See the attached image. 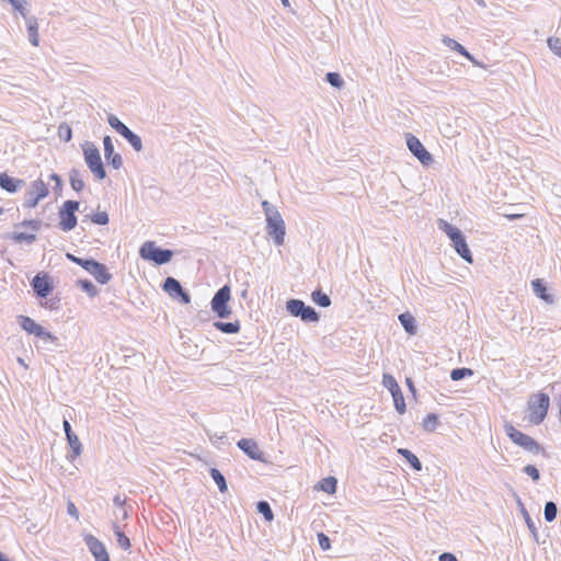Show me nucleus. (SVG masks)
Masks as SVG:
<instances>
[{"instance_id":"nucleus-1","label":"nucleus","mask_w":561,"mask_h":561,"mask_svg":"<svg viewBox=\"0 0 561 561\" xmlns=\"http://www.w3.org/2000/svg\"><path fill=\"white\" fill-rule=\"evenodd\" d=\"M262 208L265 214L267 234L276 245H282L285 240L286 227L280 213L267 201L262 203Z\"/></svg>"},{"instance_id":"nucleus-2","label":"nucleus","mask_w":561,"mask_h":561,"mask_svg":"<svg viewBox=\"0 0 561 561\" xmlns=\"http://www.w3.org/2000/svg\"><path fill=\"white\" fill-rule=\"evenodd\" d=\"M437 226L443 232L447 234L456 253L463 261L471 264L473 262V256L462 231L444 219H438Z\"/></svg>"},{"instance_id":"nucleus-3","label":"nucleus","mask_w":561,"mask_h":561,"mask_svg":"<svg viewBox=\"0 0 561 561\" xmlns=\"http://www.w3.org/2000/svg\"><path fill=\"white\" fill-rule=\"evenodd\" d=\"M549 407H550L549 394H547L545 392H538V393L531 394L527 402L526 420L534 425L541 424L547 416Z\"/></svg>"},{"instance_id":"nucleus-4","label":"nucleus","mask_w":561,"mask_h":561,"mask_svg":"<svg viewBox=\"0 0 561 561\" xmlns=\"http://www.w3.org/2000/svg\"><path fill=\"white\" fill-rule=\"evenodd\" d=\"M82 151L85 164L95 179L104 180L106 178V170L98 147L92 142H85L82 147Z\"/></svg>"},{"instance_id":"nucleus-5","label":"nucleus","mask_w":561,"mask_h":561,"mask_svg":"<svg viewBox=\"0 0 561 561\" xmlns=\"http://www.w3.org/2000/svg\"><path fill=\"white\" fill-rule=\"evenodd\" d=\"M504 431L514 444L522 447L526 451L536 455L539 453H545V449L539 445L537 440H535L529 435L516 430L511 423L504 424Z\"/></svg>"},{"instance_id":"nucleus-6","label":"nucleus","mask_w":561,"mask_h":561,"mask_svg":"<svg viewBox=\"0 0 561 561\" xmlns=\"http://www.w3.org/2000/svg\"><path fill=\"white\" fill-rule=\"evenodd\" d=\"M141 259L151 261L157 265L169 263L173 257V251L157 247L153 241H146L139 249Z\"/></svg>"},{"instance_id":"nucleus-7","label":"nucleus","mask_w":561,"mask_h":561,"mask_svg":"<svg viewBox=\"0 0 561 561\" xmlns=\"http://www.w3.org/2000/svg\"><path fill=\"white\" fill-rule=\"evenodd\" d=\"M286 310L290 316L299 318L306 323L318 322L320 319L319 312L311 306L305 304L300 299H289L286 302Z\"/></svg>"},{"instance_id":"nucleus-8","label":"nucleus","mask_w":561,"mask_h":561,"mask_svg":"<svg viewBox=\"0 0 561 561\" xmlns=\"http://www.w3.org/2000/svg\"><path fill=\"white\" fill-rule=\"evenodd\" d=\"M231 298V290L228 285L220 287L214 295L210 307L213 312L220 319H226L231 314L229 300Z\"/></svg>"},{"instance_id":"nucleus-9","label":"nucleus","mask_w":561,"mask_h":561,"mask_svg":"<svg viewBox=\"0 0 561 561\" xmlns=\"http://www.w3.org/2000/svg\"><path fill=\"white\" fill-rule=\"evenodd\" d=\"M80 203L78 201L68 199L64 202L59 209V228L67 232L77 226L76 211L79 209Z\"/></svg>"},{"instance_id":"nucleus-10","label":"nucleus","mask_w":561,"mask_h":561,"mask_svg":"<svg viewBox=\"0 0 561 561\" xmlns=\"http://www.w3.org/2000/svg\"><path fill=\"white\" fill-rule=\"evenodd\" d=\"M18 322L21 328L28 334H33L36 337L44 340L45 342L55 343L57 337L50 332L46 331L41 324L36 323L32 318L27 316H19Z\"/></svg>"},{"instance_id":"nucleus-11","label":"nucleus","mask_w":561,"mask_h":561,"mask_svg":"<svg viewBox=\"0 0 561 561\" xmlns=\"http://www.w3.org/2000/svg\"><path fill=\"white\" fill-rule=\"evenodd\" d=\"M49 191L45 182L41 179L31 183V187L26 193L23 206L25 208H34L38 202L48 195Z\"/></svg>"},{"instance_id":"nucleus-12","label":"nucleus","mask_w":561,"mask_h":561,"mask_svg":"<svg viewBox=\"0 0 561 561\" xmlns=\"http://www.w3.org/2000/svg\"><path fill=\"white\" fill-rule=\"evenodd\" d=\"M162 288L165 293L169 294L171 298L180 301L181 304L187 305L191 302V296L188 291L183 288V286L176 278L172 276L167 277L164 279Z\"/></svg>"},{"instance_id":"nucleus-13","label":"nucleus","mask_w":561,"mask_h":561,"mask_svg":"<svg viewBox=\"0 0 561 561\" xmlns=\"http://www.w3.org/2000/svg\"><path fill=\"white\" fill-rule=\"evenodd\" d=\"M407 146L411 153L423 164L430 165L433 162L432 154L423 146L417 137L407 134Z\"/></svg>"},{"instance_id":"nucleus-14","label":"nucleus","mask_w":561,"mask_h":561,"mask_svg":"<svg viewBox=\"0 0 561 561\" xmlns=\"http://www.w3.org/2000/svg\"><path fill=\"white\" fill-rule=\"evenodd\" d=\"M31 286L38 298H46L54 289L51 278L46 273H38L31 282Z\"/></svg>"},{"instance_id":"nucleus-15","label":"nucleus","mask_w":561,"mask_h":561,"mask_svg":"<svg viewBox=\"0 0 561 561\" xmlns=\"http://www.w3.org/2000/svg\"><path fill=\"white\" fill-rule=\"evenodd\" d=\"M104 146V157L110 165H112L115 170H118L123 165V158L119 153H116L114 150V145L111 136H105L103 138Z\"/></svg>"},{"instance_id":"nucleus-16","label":"nucleus","mask_w":561,"mask_h":561,"mask_svg":"<svg viewBox=\"0 0 561 561\" xmlns=\"http://www.w3.org/2000/svg\"><path fill=\"white\" fill-rule=\"evenodd\" d=\"M237 446L251 459L253 460H264L263 453L260 450L256 442L251 438H241Z\"/></svg>"},{"instance_id":"nucleus-17","label":"nucleus","mask_w":561,"mask_h":561,"mask_svg":"<svg viewBox=\"0 0 561 561\" xmlns=\"http://www.w3.org/2000/svg\"><path fill=\"white\" fill-rule=\"evenodd\" d=\"M24 184V180L14 179L7 173H0V187L8 193L18 192Z\"/></svg>"},{"instance_id":"nucleus-18","label":"nucleus","mask_w":561,"mask_h":561,"mask_svg":"<svg viewBox=\"0 0 561 561\" xmlns=\"http://www.w3.org/2000/svg\"><path fill=\"white\" fill-rule=\"evenodd\" d=\"M98 283L104 285L112 279V274L108 272L105 264L96 261L90 273Z\"/></svg>"},{"instance_id":"nucleus-19","label":"nucleus","mask_w":561,"mask_h":561,"mask_svg":"<svg viewBox=\"0 0 561 561\" xmlns=\"http://www.w3.org/2000/svg\"><path fill=\"white\" fill-rule=\"evenodd\" d=\"M26 20V27L28 39L33 46H38L39 36H38V23L35 16L24 18Z\"/></svg>"},{"instance_id":"nucleus-20","label":"nucleus","mask_w":561,"mask_h":561,"mask_svg":"<svg viewBox=\"0 0 561 561\" xmlns=\"http://www.w3.org/2000/svg\"><path fill=\"white\" fill-rule=\"evenodd\" d=\"M398 319L400 321V324L403 327V329L405 330V332L408 334H410V335L416 334V331H417L416 321H415V318L411 313L403 312V313L399 314Z\"/></svg>"},{"instance_id":"nucleus-21","label":"nucleus","mask_w":561,"mask_h":561,"mask_svg":"<svg viewBox=\"0 0 561 561\" xmlns=\"http://www.w3.org/2000/svg\"><path fill=\"white\" fill-rule=\"evenodd\" d=\"M83 540L93 557H95L106 550L104 543L102 541H100L96 537H94L93 535H90V534L85 535Z\"/></svg>"},{"instance_id":"nucleus-22","label":"nucleus","mask_w":561,"mask_h":561,"mask_svg":"<svg viewBox=\"0 0 561 561\" xmlns=\"http://www.w3.org/2000/svg\"><path fill=\"white\" fill-rule=\"evenodd\" d=\"M531 286H533V290L534 293L542 300H545L546 302H553V297L552 295L548 294L547 293V287H546V284L543 283L542 279H534L531 282Z\"/></svg>"},{"instance_id":"nucleus-23","label":"nucleus","mask_w":561,"mask_h":561,"mask_svg":"<svg viewBox=\"0 0 561 561\" xmlns=\"http://www.w3.org/2000/svg\"><path fill=\"white\" fill-rule=\"evenodd\" d=\"M67 438V442L71 448V453L67 455V459L69 461H73L78 456L81 455L82 453V444L79 439V437L73 434V435H70Z\"/></svg>"},{"instance_id":"nucleus-24","label":"nucleus","mask_w":561,"mask_h":561,"mask_svg":"<svg viewBox=\"0 0 561 561\" xmlns=\"http://www.w3.org/2000/svg\"><path fill=\"white\" fill-rule=\"evenodd\" d=\"M214 327L226 334H234L240 331V322L233 321V322H222V321H215Z\"/></svg>"},{"instance_id":"nucleus-25","label":"nucleus","mask_w":561,"mask_h":561,"mask_svg":"<svg viewBox=\"0 0 561 561\" xmlns=\"http://www.w3.org/2000/svg\"><path fill=\"white\" fill-rule=\"evenodd\" d=\"M70 185L73 191L81 192L84 188V181L82 173L77 169H71L69 173Z\"/></svg>"},{"instance_id":"nucleus-26","label":"nucleus","mask_w":561,"mask_h":561,"mask_svg":"<svg viewBox=\"0 0 561 561\" xmlns=\"http://www.w3.org/2000/svg\"><path fill=\"white\" fill-rule=\"evenodd\" d=\"M398 453L410 463L412 469H414L415 471L422 470L421 460L411 450L407 448H400Z\"/></svg>"},{"instance_id":"nucleus-27","label":"nucleus","mask_w":561,"mask_h":561,"mask_svg":"<svg viewBox=\"0 0 561 561\" xmlns=\"http://www.w3.org/2000/svg\"><path fill=\"white\" fill-rule=\"evenodd\" d=\"M442 42L445 46H447L451 50L459 53L460 55H462L466 58H470V53L461 44H459L456 39L450 38L448 36H444Z\"/></svg>"},{"instance_id":"nucleus-28","label":"nucleus","mask_w":561,"mask_h":561,"mask_svg":"<svg viewBox=\"0 0 561 561\" xmlns=\"http://www.w3.org/2000/svg\"><path fill=\"white\" fill-rule=\"evenodd\" d=\"M311 299L316 305L322 308L330 307L332 304L330 296L323 293L321 289L313 290L311 293Z\"/></svg>"},{"instance_id":"nucleus-29","label":"nucleus","mask_w":561,"mask_h":561,"mask_svg":"<svg viewBox=\"0 0 561 561\" xmlns=\"http://www.w3.org/2000/svg\"><path fill=\"white\" fill-rule=\"evenodd\" d=\"M209 474L221 493L227 492L228 485L225 476L217 469L210 468Z\"/></svg>"},{"instance_id":"nucleus-30","label":"nucleus","mask_w":561,"mask_h":561,"mask_svg":"<svg viewBox=\"0 0 561 561\" xmlns=\"http://www.w3.org/2000/svg\"><path fill=\"white\" fill-rule=\"evenodd\" d=\"M129 145L134 148L135 151L139 152L142 150V141L141 138L134 133L131 129L128 128V130L122 135Z\"/></svg>"},{"instance_id":"nucleus-31","label":"nucleus","mask_w":561,"mask_h":561,"mask_svg":"<svg viewBox=\"0 0 561 561\" xmlns=\"http://www.w3.org/2000/svg\"><path fill=\"white\" fill-rule=\"evenodd\" d=\"M113 533L116 536L117 543L124 550H128L131 547L129 538L121 530L119 526L113 524Z\"/></svg>"},{"instance_id":"nucleus-32","label":"nucleus","mask_w":561,"mask_h":561,"mask_svg":"<svg viewBox=\"0 0 561 561\" xmlns=\"http://www.w3.org/2000/svg\"><path fill=\"white\" fill-rule=\"evenodd\" d=\"M337 480L334 477H327L319 482V490L333 494L336 491Z\"/></svg>"},{"instance_id":"nucleus-33","label":"nucleus","mask_w":561,"mask_h":561,"mask_svg":"<svg viewBox=\"0 0 561 561\" xmlns=\"http://www.w3.org/2000/svg\"><path fill=\"white\" fill-rule=\"evenodd\" d=\"M438 424H439L438 415L435 413H428L424 417L422 426H423L424 431L432 433L437 428Z\"/></svg>"},{"instance_id":"nucleus-34","label":"nucleus","mask_w":561,"mask_h":561,"mask_svg":"<svg viewBox=\"0 0 561 561\" xmlns=\"http://www.w3.org/2000/svg\"><path fill=\"white\" fill-rule=\"evenodd\" d=\"M256 510L260 514H262L266 522H272L274 519V513L268 502L259 501L256 503Z\"/></svg>"},{"instance_id":"nucleus-35","label":"nucleus","mask_w":561,"mask_h":561,"mask_svg":"<svg viewBox=\"0 0 561 561\" xmlns=\"http://www.w3.org/2000/svg\"><path fill=\"white\" fill-rule=\"evenodd\" d=\"M108 125L115 129L121 136L128 130V127L114 114L107 116Z\"/></svg>"},{"instance_id":"nucleus-36","label":"nucleus","mask_w":561,"mask_h":561,"mask_svg":"<svg viewBox=\"0 0 561 561\" xmlns=\"http://www.w3.org/2000/svg\"><path fill=\"white\" fill-rule=\"evenodd\" d=\"M78 286L91 298L99 294L96 286L90 279H79Z\"/></svg>"},{"instance_id":"nucleus-37","label":"nucleus","mask_w":561,"mask_h":561,"mask_svg":"<svg viewBox=\"0 0 561 561\" xmlns=\"http://www.w3.org/2000/svg\"><path fill=\"white\" fill-rule=\"evenodd\" d=\"M382 385L387 388L391 394L401 391L396 378L390 374H385L382 377Z\"/></svg>"},{"instance_id":"nucleus-38","label":"nucleus","mask_w":561,"mask_h":561,"mask_svg":"<svg viewBox=\"0 0 561 561\" xmlns=\"http://www.w3.org/2000/svg\"><path fill=\"white\" fill-rule=\"evenodd\" d=\"M558 513L557 504L552 501H548L545 504L543 516L546 522L551 523L556 519Z\"/></svg>"},{"instance_id":"nucleus-39","label":"nucleus","mask_w":561,"mask_h":561,"mask_svg":"<svg viewBox=\"0 0 561 561\" xmlns=\"http://www.w3.org/2000/svg\"><path fill=\"white\" fill-rule=\"evenodd\" d=\"M473 375V370L467 367L455 368L450 373V378L454 381L462 380L466 377H471Z\"/></svg>"},{"instance_id":"nucleus-40","label":"nucleus","mask_w":561,"mask_h":561,"mask_svg":"<svg viewBox=\"0 0 561 561\" xmlns=\"http://www.w3.org/2000/svg\"><path fill=\"white\" fill-rule=\"evenodd\" d=\"M325 81L336 89H341L344 85V80L339 72H328L325 75Z\"/></svg>"},{"instance_id":"nucleus-41","label":"nucleus","mask_w":561,"mask_h":561,"mask_svg":"<svg viewBox=\"0 0 561 561\" xmlns=\"http://www.w3.org/2000/svg\"><path fill=\"white\" fill-rule=\"evenodd\" d=\"M12 239L18 243H21V242L33 243L36 240V236L33 233L14 231L12 234Z\"/></svg>"},{"instance_id":"nucleus-42","label":"nucleus","mask_w":561,"mask_h":561,"mask_svg":"<svg viewBox=\"0 0 561 561\" xmlns=\"http://www.w3.org/2000/svg\"><path fill=\"white\" fill-rule=\"evenodd\" d=\"M393 398L394 408L398 413L403 414L405 412V401L402 391L391 394Z\"/></svg>"},{"instance_id":"nucleus-43","label":"nucleus","mask_w":561,"mask_h":561,"mask_svg":"<svg viewBox=\"0 0 561 561\" xmlns=\"http://www.w3.org/2000/svg\"><path fill=\"white\" fill-rule=\"evenodd\" d=\"M58 136L60 139H62L66 142L70 141L72 138L71 127L68 124H65V123L61 124L58 127Z\"/></svg>"},{"instance_id":"nucleus-44","label":"nucleus","mask_w":561,"mask_h":561,"mask_svg":"<svg viewBox=\"0 0 561 561\" xmlns=\"http://www.w3.org/2000/svg\"><path fill=\"white\" fill-rule=\"evenodd\" d=\"M93 224L104 226L108 224V215L105 211H99L90 216Z\"/></svg>"},{"instance_id":"nucleus-45","label":"nucleus","mask_w":561,"mask_h":561,"mask_svg":"<svg viewBox=\"0 0 561 561\" xmlns=\"http://www.w3.org/2000/svg\"><path fill=\"white\" fill-rule=\"evenodd\" d=\"M522 514L525 518V522L527 524L528 529L533 534V536L537 539V527L535 522L531 519L530 515L528 514L527 510L522 505Z\"/></svg>"},{"instance_id":"nucleus-46","label":"nucleus","mask_w":561,"mask_h":561,"mask_svg":"<svg viewBox=\"0 0 561 561\" xmlns=\"http://www.w3.org/2000/svg\"><path fill=\"white\" fill-rule=\"evenodd\" d=\"M547 43L550 50L561 57V39L558 37H549Z\"/></svg>"},{"instance_id":"nucleus-47","label":"nucleus","mask_w":561,"mask_h":561,"mask_svg":"<svg viewBox=\"0 0 561 561\" xmlns=\"http://www.w3.org/2000/svg\"><path fill=\"white\" fill-rule=\"evenodd\" d=\"M23 18H26L25 0H7Z\"/></svg>"},{"instance_id":"nucleus-48","label":"nucleus","mask_w":561,"mask_h":561,"mask_svg":"<svg viewBox=\"0 0 561 561\" xmlns=\"http://www.w3.org/2000/svg\"><path fill=\"white\" fill-rule=\"evenodd\" d=\"M523 472L529 476L534 481L540 479V472L534 465H527L523 468Z\"/></svg>"},{"instance_id":"nucleus-49","label":"nucleus","mask_w":561,"mask_h":561,"mask_svg":"<svg viewBox=\"0 0 561 561\" xmlns=\"http://www.w3.org/2000/svg\"><path fill=\"white\" fill-rule=\"evenodd\" d=\"M317 537L319 546L323 551H327L331 548V540L324 533H319Z\"/></svg>"},{"instance_id":"nucleus-50","label":"nucleus","mask_w":561,"mask_h":561,"mask_svg":"<svg viewBox=\"0 0 561 561\" xmlns=\"http://www.w3.org/2000/svg\"><path fill=\"white\" fill-rule=\"evenodd\" d=\"M41 225H42L41 220L27 219V220L22 221L18 226L31 228L32 230L37 231V230H39Z\"/></svg>"},{"instance_id":"nucleus-51","label":"nucleus","mask_w":561,"mask_h":561,"mask_svg":"<svg viewBox=\"0 0 561 561\" xmlns=\"http://www.w3.org/2000/svg\"><path fill=\"white\" fill-rule=\"evenodd\" d=\"M49 179L51 181H54V184H55V187L54 190L57 191V190H61V186H62V180L60 178V175H58L57 173H51L49 175Z\"/></svg>"},{"instance_id":"nucleus-52","label":"nucleus","mask_w":561,"mask_h":561,"mask_svg":"<svg viewBox=\"0 0 561 561\" xmlns=\"http://www.w3.org/2000/svg\"><path fill=\"white\" fill-rule=\"evenodd\" d=\"M439 561H458L455 554L450 552H444L439 556Z\"/></svg>"},{"instance_id":"nucleus-53","label":"nucleus","mask_w":561,"mask_h":561,"mask_svg":"<svg viewBox=\"0 0 561 561\" xmlns=\"http://www.w3.org/2000/svg\"><path fill=\"white\" fill-rule=\"evenodd\" d=\"M95 263H96V261L94 259H91V257L87 259L83 262L82 268L85 270L88 273H90L91 268L94 266Z\"/></svg>"},{"instance_id":"nucleus-54","label":"nucleus","mask_w":561,"mask_h":561,"mask_svg":"<svg viewBox=\"0 0 561 561\" xmlns=\"http://www.w3.org/2000/svg\"><path fill=\"white\" fill-rule=\"evenodd\" d=\"M95 263H96V261L94 259H91V257L87 259L83 262L82 268L85 270L88 273H90L91 268L94 266Z\"/></svg>"},{"instance_id":"nucleus-55","label":"nucleus","mask_w":561,"mask_h":561,"mask_svg":"<svg viewBox=\"0 0 561 561\" xmlns=\"http://www.w3.org/2000/svg\"><path fill=\"white\" fill-rule=\"evenodd\" d=\"M62 427H64V431H65V434H66V437L70 436V435H73V431H72V427L70 425V423L67 421V420H64L62 422Z\"/></svg>"},{"instance_id":"nucleus-56","label":"nucleus","mask_w":561,"mask_h":561,"mask_svg":"<svg viewBox=\"0 0 561 561\" xmlns=\"http://www.w3.org/2000/svg\"><path fill=\"white\" fill-rule=\"evenodd\" d=\"M67 511H68V514L72 515L75 517H78V515H79L76 505L71 502L68 503Z\"/></svg>"},{"instance_id":"nucleus-57","label":"nucleus","mask_w":561,"mask_h":561,"mask_svg":"<svg viewBox=\"0 0 561 561\" xmlns=\"http://www.w3.org/2000/svg\"><path fill=\"white\" fill-rule=\"evenodd\" d=\"M125 499H122L121 495H116L113 499V503L119 508L125 506Z\"/></svg>"},{"instance_id":"nucleus-58","label":"nucleus","mask_w":561,"mask_h":561,"mask_svg":"<svg viewBox=\"0 0 561 561\" xmlns=\"http://www.w3.org/2000/svg\"><path fill=\"white\" fill-rule=\"evenodd\" d=\"M95 561H111L107 550L94 557Z\"/></svg>"},{"instance_id":"nucleus-59","label":"nucleus","mask_w":561,"mask_h":561,"mask_svg":"<svg viewBox=\"0 0 561 561\" xmlns=\"http://www.w3.org/2000/svg\"><path fill=\"white\" fill-rule=\"evenodd\" d=\"M66 257H67L69 261H71V262L76 263V264L79 262L78 260L80 259L79 256H76V255H73V254H71V253H67V254H66Z\"/></svg>"},{"instance_id":"nucleus-60","label":"nucleus","mask_w":561,"mask_h":561,"mask_svg":"<svg viewBox=\"0 0 561 561\" xmlns=\"http://www.w3.org/2000/svg\"><path fill=\"white\" fill-rule=\"evenodd\" d=\"M119 510H121L122 518H123V519L128 518L127 510H126L125 507H122V508H119Z\"/></svg>"},{"instance_id":"nucleus-61","label":"nucleus","mask_w":561,"mask_h":561,"mask_svg":"<svg viewBox=\"0 0 561 561\" xmlns=\"http://www.w3.org/2000/svg\"><path fill=\"white\" fill-rule=\"evenodd\" d=\"M470 60L474 66H481L480 62L470 54V58H467Z\"/></svg>"},{"instance_id":"nucleus-62","label":"nucleus","mask_w":561,"mask_h":561,"mask_svg":"<svg viewBox=\"0 0 561 561\" xmlns=\"http://www.w3.org/2000/svg\"><path fill=\"white\" fill-rule=\"evenodd\" d=\"M0 561H11L4 553L0 552Z\"/></svg>"},{"instance_id":"nucleus-63","label":"nucleus","mask_w":561,"mask_h":561,"mask_svg":"<svg viewBox=\"0 0 561 561\" xmlns=\"http://www.w3.org/2000/svg\"><path fill=\"white\" fill-rule=\"evenodd\" d=\"M407 383H408L409 388H410L412 391H414V386H413L412 380L408 378V379H407Z\"/></svg>"},{"instance_id":"nucleus-64","label":"nucleus","mask_w":561,"mask_h":561,"mask_svg":"<svg viewBox=\"0 0 561 561\" xmlns=\"http://www.w3.org/2000/svg\"><path fill=\"white\" fill-rule=\"evenodd\" d=\"M476 2H477L480 7H482V8H485V7H486V4H485L484 0H476Z\"/></svg>"}]
</instances>
